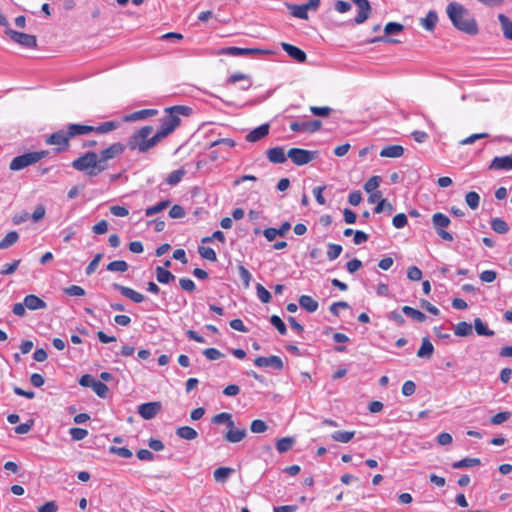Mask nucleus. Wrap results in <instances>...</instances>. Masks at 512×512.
<instances>
[{
    "mask_svg": "<svg viewBox=\"0 0 512 512\" xmlns=\"http://www.w3.org/2000/svg\"><path fill=\"white\" fill-rule=\"evenodd\" d=\"M446 13L453 26L459 31L469 35H476L478 33L476 20L462 4L458 2L449 3L446 7Z\"/></svg>",
    "mask_w": 512,
    "mask_h": 512,
    "instance_id": "nucleus-1",
    "label": "nucleus"
},
{
    "mask_svg": "<svg viewBox=\"0 0 512 512\" xmlns=\"http://www.w3.org/2000/svg\"><path fill=\"white\" fill-rule=\"evenodd\" d=\"M153 130L154 128L148 125L135 131L128 139V148L130 150H138L141 153H145L154 147L160 141L156 134L149 138Z\"/></svg>",
    "mask_w": 512,
    "mask_h": 512,
    "instance_id": "nucleus-2",
    "label": "nucleus"
},
{
    "mask_svg": "<svg viewBox=\"0 0 512 512\" xmlns=\"http://www.w3.org/2000/svg\"><path fill=\"white\" fill-rule=\"evenodd\" d=\"M72 167L80 172H86L89 177H95L103 172V167L98 163V153L86 152L72 161Z\"/></svg>",
    "mask_w": 512,
    "mask_h": 512,
    "instance_id": "nucleus-3",
    "label": "nucleus"
},
{
    "mask_svg": "<svg viewBox=\"0 0 512 512\" xmlns=\"http://www.w3.org/2000/svg\"><path fill=\"white\" fill-rule=\"evenodd\" d=\"M48 154H49L48 151L42 150V151L28 152V153L16 156L11 160V162L9 164V169L11 171L22 170L30 165L36 164L41 159L45 158Z\"/></svg>",
    "mask_w": 512,
    "mask_h": 512,
    "instance_id": "nucleus-4",
    "label": "nucleus"
},
{
    "mask_svg": "<svg viewBox=\"0 0 512 512\" xmlns=\"http://www.w3.org/2000/svg\"><path fill=\"white\" fill-rule=\"evenodd\" d=\"M450 223V218L443 213L437 212L432 215V224L433 228L435 229V232L442 240L448 242L454 240L453 235L446 230Z\"/></svg>",
    "mask_w": 512,
    "mask_h": 512,
    "instance_id": "nucleus-5",
    "label": "nucleus"
},
{
    "mask_svg": "<svg viewBox=\"0 0 512 512\" xmlns=\"http://www.w3.org/2000/svg\"><path fill=\"white\" fill-rule=\"evenodd\" d=\"M125 147L124 144L115 142L98 153V163L103 167V171L108 168L110 160L115 159L124 152Z\"/></svg>",
    "mask_w": 512,
    "mask_h": 512,
    "instance_id": "nucleus-6",
    "label": "nucleus"
},
{
    "mask_svg": "<svg viewBox=\"0 0 512 512\" xmlns=\"http://www.w3.org/2000/svg\"><path fill=\"white\" fill-rule=\"evenodd\" d=\"M287 156L295 165L302 166L314 160L317 157V151L291 148L288 150Z\"/></svg>",
    "mask_w": 512,
    "mask_h": 512,
    "instance_id": "nucleus-7",
    "label": "nucleus"
},
{
    "mask_svg": "<svg viewBox=\"0 0 512 512\" xmlns=\"http://www.w3.org/2000/svg\"><path fill=\"white\" fill-rule=\"evenodd\" d=\"M5 34L15 43L24 48H35L37 46L36 36L15 31L11 28L5 30Z\"/></svg>",
    "mask_w": 512,
    "mask_h": 512,
    "instance_id": "nucleus-8",
    "label": "nucleus"
},
{
    "mask_svg": "<svg viewBox=\"0 0 512 512\" xmlns=\"http://www.w3.org/2000/svg\"><path fill=\"white\" fill-rule=\"evenodd\" d=\"M180 124V118L175 113H168L161 120L160 129L157 131L156 136L161 141L163 138L172 133Z\"/></svg>",
    "mask_w": 512,
    "mask_h": 512,
    "instance_id": "nucleus-9",
    "label": "nucleus"
},
{
    "mask_svg": "<svg viewBox=\"0 0 512 512\" xmlns=\"http://www.w3.org/2000/svg\"><path fill=\"white\" fill-rule=\"evenodd\" d=\"M69 141L70 136H68L67 130L56 131L49 135L45 140L46 144L56 146L55 150L57 152H63L67 150L69 147Z\"/></svg>",
    "mask_w": 512,
    "mask_h": 512,
    "instance_id": "nucleus-10",
    "label": "nucleus"
},
{
    "mask_svg": "<svg viewBox=\"0 0 512 512\" xmlns=\"http://www.w3.org/2000/svg\"><path fill=\"white\" fill-rule=\"evenodd\" d=\"M321 125H322V123L320 120L292 122L290 124V129L293 132H297V133H299V132L314 133L321 128Z\"/></svg>",
    "mask_w": 512,
    "mask_h": 512,
    "instance_id": "nucleus-11",
    "label": "nucleus"
},
{
    "mask_svg": "<svg viewBox=\"0 0 512 512\" xmlns=\"http://www.w3.org/2000/svg\"><path fill=\"white\" fill-rule=\"evenodd\" d=\"M160 410V402H147L138 406V413L145 420L153 419Z\"/></svg>",
    "mask_w": 512,
    "mask_h": 512,
    "instance_id": "nucleus-12",
    "label": "nucleus"
},
{
    "mask_svg": "<svg viewBox=\"0 0 512 512\" xmlns=\"http://www.w3.org/2000/svg\"><path fill=\"white\" fill-rule=\"evenodd\" d=\"M283 361L279 356L271 355L268 357L258 356V367L269 368L273 371H281L283 369Z\"/></svg>",
    "mask_w": 512,
    "mask_h": 512,
    "instance_id": "nucleus-13",
    "label": "nucleus"
},
{
    "mask_svg": "<svg viewBox=\"0 0 512 512\" xmlns=\"http://www.w3.org/2000/svg\"><path fill=\"white\" fill-rule=\"evenodd\" d=\"M358 9L357 16L355 17L354 21L356 24H362L364 23L371 12V5L368 0H351Z\"/></svg>",
    "mask_w": 512,
    "mask_h": 512,
    "instance_id": "nucleus-14",
    "label": "nucleus"
},
{
    "mask_svg": "<svg viewBox=\"0 0 512 512\" xmlns=\"http://www.w3.org/2000/svg\"><path fill=\"white\" fill-rule=\"evenodd\" d=\"M490 170L509 171L512 169V154L494 157L489 165Z\"/></svg>",
    "mask_w": 512,
    "mask_h": 512,
    "instance_id": "nucleus-15",
    "label": "nucleus"
},
{
    "mask_svg": "<svg viewBox=\"0 0 512 512\" xmlns=\"http://www.w3.org/2000/svg\"><path fill=\"white\" fill-rule=\"evenodd\" d=\"M281 47L296 62L304 63L306 61L307 55L302 49L286 42H282Z\"/></svg>",
    "mask_w": 512,
    "mask_h": 512,
    "instance_id": "nucleus-16",
    "label": "nucleus"
},
{
    "mask_svg": "<svg viewBox=\"0 0 512 512\" xmlns=\"http://www.w3.org/2000/svg\"><path fill=\"white\" fill-rule=\"evenodd\" d=\"M113 288L116 289L117 291H119L121 293V295H123L126 298H129L130 300H132L135 303H141L144 300V295L133 290L130 287H126V286L114 283Z\"/></svg>",
    "mask_w": 512,
    "mask_h": 512,
    "instance_id": "nucleus-17",
    "label": "nucleus"
},
{
    "mask_svg": "<svg viewBox=\"0 0 512 512\" xmlns=\"http://www.w3.org/2000/svg\"><path fill=\"white\" fill-rule=\"evenodd\" d=\"M70 139L79 135H86L94 131L93 126L83 124H69L67 126Z\"/></svg>",
    "mask_w": 512,
    "mask_h": 512,
    "instance_id": "nucleus-18",
    "label": "nucleus"
},
{
    "mask_svg": "<svg viewBox=\"0 0 512 512\" xmlns=\"http://www.w3.org/2000/svg\"><path fill=\"white\" fill-rule=\"evenodd\" d=\"M220 54L230 55V56H246L251 54H256V48H240L235 46H229L222 48Z\"/></svg>",
    "mask_w": 512,
    "mask_h": 512,
    "instance_id": "nucleus-19",
    "label": "nucleus"
},
{
    "mask_svg": "<svg viewBox=\"0 0 512 512\" xmlns=\"http://www.w3.org/2000/svg\"><path fill=\"white\" fill-rule=\"evenodd\" d=\"M287 154L282 147H274L267 151V158L274 164H282L287 159Z\"/></svg>",
    "mask_w": 512,
    "mask_h": 512,
    "instance_id": "nucleus-20",
    "label": "nucleus"
},
{
    "mask_svg": "<svg viewBox=\"0 0 512 512\" xmlns=\"http://www.w3.org/2000/svg\"><path fill=\"white\" fill-rule=\"evenodd\" d=\"M24 305L29 310H39V309H45L47 307V304L45 301H43L41 298H39L36 295L30 294L27 295L24 298Z\"/></svg>",
    "mask_w": 512,
    "mask_h": 512,
    "instance_id": "nucleus-21",
    "label": "nucleus"
},
{
    "mask_svg": "<svg viewBox=\"0 0 512 512\" xmlns=\"http://www.w3.org/2000/svg\"><path fill=\"white\" fill-rule=\"evenodd\" d=\"M404 153V148L401 145H388L380 151L381 157L398 158Z\"/></svg>",
    "mask_w": 512,
    "mask_h": 512,
    "instance_id": "nucleus-22",
    "label": "nucleus"
},
{
    "mask_svg": "<svg viewBox=\"0 0 512 512\" xmlns=\"http://www.w3.org/2000/svg\"><path fill=\"white\" fill-rule=\"evenodd\" d=\"M286 7L288 8L290 14L293 17L303 19V20L308 19L307 6H305L304 4L297 5V4L286 3Z\"/></svg>",
    "mask_w": 512,
    "mask_h": 512,
    "instance_id": "nucleus-23",
    "label": "nucleus"
},
{
    "mask_svg": "<svg viewBox=\"0 0 512 512\" xmlns=\"http://www.w3.org/2000/svg\"><path fill=\"white\" fill-rule=\"evenodd\" d=\"M157 114L156 109H143L139 111H135L129 115H126L124 117V121L130 122V121H137L141 119H145L147 117H151Z\"/></svg>",
    "mask_w": 512,
    "mask_h": 512,
    "instance_id": "nucleus-24",
    "label": "nucleus"
},
{
    "mask_svg": "<svg viewBox=\"0 0 512 512\" xmlns=\"http://www.w3.org/2000/svg\"><path fill=\"white\" fill-rule=\"evenodd\" d=\"M434 353V346L428 338H423L420 348L417 351L419 358H431Z\"/></svg>",
    "mask_w": 512,
    "mask_h": 512,
    "instance_id": "nucleus-25",
    "label": "nucleus"
},
{
    "mask_svg": "<svg viewBox=\"0 0 512 512\" xmlns=\"http://www.w3.org/2000/svg\"><path fill=\"white\" fill-rule=\"evenodd\" d=\"M438 22L436 11L430 10L424 18L421 19L422 27L427 31H432Z\"/></svg>",
    "mask_w": 512,
    "mask_h": 512,
    "instance_id": "nucleus-26",
    "label": "nucleus"
},
{
    "mask_svg": "<svg viewBox=\"0 0 512 512\" xmlns=\"http://www.w3.org/2000/svg\"><path fill=\"white\" fill-rule=\"evenodd\" d=\"M299 305L309 313L315 312L319 306L318 302L308 295L300 296Z\"/></svg>",
    "mask_w": 512,
    "mask_h": 512,
    "instance_id": "nucleus-27",
    "label": "nucleus"
},
{
    "mask_svg": "<svg viewBox=\"0 0 512 512\" xmlns=\"http://www.w3.org/2000/svg\"><path fill=\"white\" fill-rule=\"evenodd\" d=\"M246 436L245 429H237L233 426V428H228V431L225 435V439L231 443L240 442Z\"/></svg>",
    "mask_w": 512,
    "mask_h": 512,
    "instance_id": "nucleus-28",
    "label": "nucleus"
},
{
    "mask_svg": "<svg viewBox=\"0 0 512 512\" xmlns=\"http://www.w3.org/2000/svg\"><path fill=\"white\" fill-rule=\"evenodd\" d=\"M156 278L161 284H168L175 279V275L164 267H156Z\"/></svg>",
    "mask_w": 512,
    "mask_h": 512,
    "instance_id": "nucleus-29",
    "label": "nucleus"
},
{
    "mask_svg": "<svg viewBox=\"0 0 512 512\" xmlns=\"http://www.w3.org/2000/svg\"><path fill=\"white\" fill-rule=\"evenodd\" d=\"M498 20L505 38L512 40V21L504 14H499Z\"/></svg>",
    "mask_w": 512,
    "mask_h": 512,
    "instance_id": "nucleus-30",
    "label": "nucleus"
},
{
    "mask_svg": "<svg viewBox=\"0 0 512 512\" xmlns=\"http://www.w3.org/2000/svg\"><path fill=\"white\" fill-rule=\"evenodd\" d=\"M176 435L185 440H194L197 438V431L189 426H182L176 429Z\"/></svg>",
    "mask_w": 512,
    "mask_h": 512,
    "instance_id": "nucleus-31",
    "label": "nucleus"
},
{
    "mask_svg": "<svg viewBox=\"0 0 512 512\" xmlns=\"http://www.w3.org/2000/svg\"><path fill=\"white\" fill-rule=\"evenodd\" d=\"M19 240V234L16 231H10L0 241V250L8 249L13 246Z\"/></svg>",
    "mask_w": 512,
    "mask_h": 512,
    "instance_id": "nucleus-32",
    "label": "nucleus"
},
{
    "mask_svg": "<svg viewBox=\"0 0 512 512\" xmlns=\"http://www.w3.org/2000/svg\"><path fill=\"white\" fill-rule=\"evenodd\" d=\"M402 312L417 322H423L426 320V315L423 312L410 306H403Z\"/></svg>",
    "mask_w": 512,
    "mask_h": 512,
    "instance_id": "nucleus-33",
    "label": "nucleus"
},
{
    "mask_svg": "<svg viewBox=\"0 0 512 512\" xmlns=\"http://www.w3.org/2000/svg\"><path fill=\"white\" fill-rule=\"evenodd\" d=\"M170 203L171 202L168 199L162 200V201L158 202L156 205L146 208L145 215L147 217H151L155 214H158V213L162 212L163 210H165L166 208H168Z\"/></svg>",
    "mask_w": 512,
    "mask_h": 512,
    "instance_id": "nucleus-34",
    "label": "nucleus"
},
{
    "mask_svg": "<svg viewBox=\"0 0 512 512\" xmlns=\"http://www.w3.org/2000/svg\"><path fill=\"white\" fill-rule=\"evenodd\" d=\"M474 328L476 333L480 336L491 337L494 335V331L489 329L480 318L474 319Z\"/></svg>",
    "mask_w": 512,
    "mask_h": 512,
    "instance_id": "nucleus-35",
    "label": "nucleus"
},
{
    "mask_svg": "<svg viewBox=\"0 0 512 512\" xmlns=\"http://www.w3.org/2000/svg\"><path fill=\"white\" fill-rule=\"evenodd\" d=\"M119 127V123L116 121H107L103 122L98 126H93L94 131L98 134H105L110 131H113Z\"/></svg>",
    "mask_w": 512,
    "mask_h": 512,
    "instance_id": "nucleus-36",
    "label": "nucleus"
},
{
    "mask_svg": "<svg viewBox=\"0 0 512 512\" xmlns=\"http://www.w3.org/2000/svg\"><path fill=\"white\" fill-rule=\"evenodd\" d=\"M355 435V431H335L331 437L334 441L340 443H348Z\"/></svg>",
    "mask_w": 512,
    "mask_h": 512,
    "instance_id": "nucleus-37",
    "label": "nucleus"
},
{
    "mask_svg": "<svg viewBox=\"0 0 512 512\" xmlns=\"http://www.w3.org/2000/svg\"><path fill=\"white\" fill-rule=\"evenodd\" d=\"M212 422L214 424H226L228 428H233V420L232 415L227 412H221L219 414H216L212 418Z\"/></svg>",
    "mask_w": 512,
    "mask_h": 512,
    "instance_id": "nucleus-38",
    "label": "nucleus"
},
{
    "mask_svg": "<svg viewBox=\"0 0 512 512\" xmlns=\"http://www.w3.org/2000/svg\"><path fill=\"white\" fill-rule=\"evenodd\" d=\"M295 443V439L293 437H284L277 441L276 448L279 453H285L289 451Z\"/></svg>",
    "mask_w": 512,
    "mask_h": 512,
    "instance_id": "nucleus-39",
    "label": "nucleus"
},
{
    "mask_svg": "<svg viewBox=\"0 0 512 512\" xmlns=\"http://www.w3.org/2000/svg\"><path fill=\"white\" fill-rule=\"evenodd\" d=\"M481 461L479 458H464L460 461L454 462L452 467L455 469L469 468L480 465Z\"/></svg>",
    "mask_w": 512,
    "mask_h": 512,
    "instance_id": "nucleus-40",
    "label": "nucleus"
},
{
    "mask_svg": "<svg viewBox=\"0 0 512 512\" xmlns=\"http://www.w3.org/2000/svg\"><path fill=\"white\" fill-rule=\"evenodd\" d=\"M234 472V469L229 467H219L215 469L213 476L217 482H225L227 478Z\"/></svg>",
    "mask_w": 512,
    "mask_h": 512,
    "instance_id": "nucleus-41",
    "label": "nucleus"
},
{
    "mask_svg": "<svg viewBox=\"0 0 512 512\" xmlns=\"http://www.w3.org/2000/svg\"><path fill=\"white\" fill-rule=\"evenodd\" d=\"M491 228L498 234H506L509 231L508 224L501 218H494L491 221Z\"/></svg>",
    "mask_w": 512,
    "mask_h": 512,
    "instance_id": "nucleus-42",
    "label": "nucleus"
},
{
    "mask_svg": "<svg viewBox=\"0 0 512 512\" xmlns=\"http://www.w3.org/2000/svg\"><path fill=\"white\" fill-rule=\"evenodd\" d=\"M456 336L466 337L472 334V325L468 322H459L454 330Z\"/></svg>",
    "mask_w": 512,
    "mask_h": 512,
    "instance_id": "nucleus-43",
    "label": "nucleus"
},
{
    "mask_svg": "<svg viewBox=\"0 0 512 512\" xmlns=\"http://www.w3.org/2000/svg\"><path fill=\"white\" fill-rule=\"evenodd\" d=\"M230 83H236V82H244V85H240L241 89L246 90L252 85V81L242 73H236L230 76L229 78Z\"/></svg>",
    "mask_w": 512,
    "mask_h": 512,
    "instance_id": "nucleus-44",
    "label": "nucleus"
},
{
    "mask_svg": "<svg viewBox=\"0 0 512 512\" xmlns=\"http://www.w3.org/2000/svg\"><path fill=\"white\" fill-rule=\"evenodd\" d=\"M192 108L185 105H175L169 108H166L167 113H175L177 117L179 115L189 116L192 113Z\"/></svg>",
    "mask_w": 512,
    "mask_h": 512,
    "instance_id": "nucleus-45",
    "label": "nucleus"
},
{
    "mask_svg": "<svg viewBox=\"0 0 512 512\" xmlns=\"http://www.w3.org/2000/svg\"><path fill=\"white\" fill-rule=\"evenodd\" d=\"M198 253L203 259L215 262L217 260V255L214 249L207 246H199Z\"/></svg>",
    "mask_w": 512,
    "mask_h": 512,
    "instance_id": "nucleus-46",
    "label": "nucleus"
},
{
    "mask_svg": "<svg viewBox=\"0 0 512 512\" xmlns=\"http://www.w3.org/2000/svg\"><path fill=\"white\" fill-rule=\"evenodd\" d=\"M465 201L472 210H475L479 207L480 196L477 192L470 191L465 195Z\"/></svg>",
    "mask_w": 512,
    "mask_h": 512,
    "instance_id": "nucleus-47",
    "label": "nucleus"
},
{
    "mask_svg": "<svg viewBox=\"0 0 512 512\" xmlns=\"http://www.w3.org/2000/svg\"><path fill=\"white\" fill-rule=\"evenodd\" d=\"M128 264L124 260H115L107 265V270L112 272H126L128 270Z\"/></svg>",
    "mask_w": 512,
    "mask_h": 512,
    "instance_id": "nucleus-48",
    "label": "nucleus"
},
{
    "mask_svg": "<svg viewBox=\"0 0 512 512\" xmlns=\"http://www.w3.org/2000/svg\"><path fill=\"white\" fill-rule=\"evenodd\" d=\"M327 248L328 249L326 255L330 261H333L336 258H338L343 250L341 245L333 243L328 244Z\"/></svg>",
    "mask_w": 512,
    "mask_h": 512,
    "instance_id": "nucleus-49",
    "label": "nucleus"
},
{
    "mask_svg": "<svg viewBox=\"0 0 512 512\" xmlns=\"http://www.w3.org/2000/svg\"><path fill=\"white\" fill-rule=\"evenodd\" d=\"M184 174L185 171L183 169L174 170L168 175L166 182L171 186L176 185L182 180Z\"/></svg>",
    "mask_w": 512,
    "mask_h": 512,
    "instance_id": "nucleus-50",
    "label": "nucleus"
},
{
    "mask_svg": "<svg viewBox=\"0 0 512 512\" xmlns=\"http://www.w3.org/2000/svg\"><path fill=\"white\" fill-rule=\"evenodd\" d=\"M238 279L243 283L245 288L249 287L251 273L242 265L238 266Z\"/></svg>",
    "mask_w": 512,
    "mask_h": 512,
    "instance_id": "nucleus-51",
    "label": "nucleus"
},
{
    "mask_svg": "<svg viewBox=\"0 0 512 512\" xmlns=\"http://www.w3.org/2000/svg\"><path fill=\"white\" fill-rule=\"evenodd\" d=\"M380 182H381V178L379 176H372L364 184V190L367 193H372L379 187Z\"/></svg>",
    "mask_w": 512,
    "mask_h": 512,
    "instance_id": "nucleus-52",
    "label": "nucleus"
},
{
    "mask_svg": "<svg viewBox=\"0 0 512 512\" xmlns=\"http://www.w3.org/2000/svg\"><path fill=\"white\" fill-rule=\"evenodd\" d=\"M270 323L277 329V331L281 335H286V333H287L286 325L279 316L272 315L270 318Z\"/></svg>",
    "mask_w": 512,
    "mask_h": 512,
    "instance_id": "nucleus-53",
    "label": "nucleus"
},
{
    "mask_svg": "<svg viewBox=\"0 0 512 512\" xmlns=\"http://www.w3.org/2000/svg\"><path fill=\"white\" fill-rule=\"evenodd\" d=\"M92 389L101 398H106L109 391L108 386L100 380L95 381Z\"/></svg>",
    "mask_w": 512,
    "mask_h": 512,
    "instance_id": "nucleus-54",
    "label": "nucleus"
},
{
    "mask_svg": "<svg viewBox=\"0 0 512 512\" xmlns=\"http://www.w3.org/2000/svg\"><path fill=\"white\" fill-rule=\"evenodd\" d=\"M69 434L73 440L80 441L87 437L88 431L83 428L73 427L70 428Z\"/></svg>",
    "mask_w": 512,
    "mask_h": 512,
    "instance_id": "nucleus-55",
    "label": "nucleus"
},
{
    "mask_svg": "<svg viewBox=\"0 0 512 512\" xmlns=\"http://www.w3.org/2000/svg\"><path fill=\"white\" fill-rule=\"evenodd\" d=\"M383 211H387L388 213H392L394 211L393 205L387 202L386 199H380L374 208V212L377 214L382 213Z\"/></svg>",
    "mask_w": 512,
    "mask_h": 512,
    "instance_id": "nucleus-56",
    "label": "nucleus"
},
{
    "mask_svg": "<svg viewBox=\"0 0 512 512\" xmlns=\"http://www.w3.org/2000/svg\"><path fill=\"white\" fill-rule=\"evenodd\" d=\"M109 452L112 453V454H116L118 455L119 457H122V458H131L132 457V451L129 450L128 448L126 447H116V446H110L109 447Z\"/></svg>",
    "mask_w": 512,
    "mask_h": 512,
    "instance_id": "nucleus-57",
    "label": "nucleus"
},
{
    "mask_svg": "<svg viewBox=\"0 0 512 512\" xmlns=\"http://www.w3.org/2000/svg\"><path fill=\"white\" fill-rule=\"evenodd\" d=\"M404 29V26L397 22H389L384 27V32L386 35L397 34Z\"/></svg>",
    "mask_w": 512,
    "mask_h": 512,
    "instance_id": "nucleus-58",
    "label": "nucleus"
},
{
    "mask_svg": "<svg viewBox=\"0 0 512 512\" xmlns=\"http://www.w3.org/2000/svg\"><path fill=\"white\" fill-rule=\"evenodd\" d=\"M20 262H21V260L17 259V260H14L11 263H7V264L3 265L2 269L0 270V274L1 275H11V274H13L17 270Z\"/></svg>",
    "mask_w": 512,
    "mask_h": 512,
    "instance_id": "nucleus-59",
    "label": "nucleus"
},
{
    "mask_svg": "<svg viewBox=\"0 0 512 512\" xmlns=\"http://www.w3.org/2000/svg\"><path fill=\"white\" fill-rule=\"evenodd\" d=\"M46 208L43 204H39L35 207L33 213L30 215V218L33 222H39L45 217Z\"/></svg>",
    "mask_w": 512,
    "mask_h": 512,
    "instance_id": "nucleus-60",
    "label": "nucleus"
},
{
    "mask_svg": "<svg viewBox=\"0 0 512 512\" xmlns=\"http://www.w3.org/2000/svg\"><path fill=\"white\" fill-rule=\"evenodd\" d=\"M510 417H511V412L503 411V412H499L496 415H494L490 421L493 425H500V424L504 423L505 421H507Z\"/></svg>",
    "mask_w": 512,
    "mask_h": 512,
    "instance_id": "nucleus-61",
    "label": "nucleus"
},
{
    "mask_svg": "<svg viewBox=\"0 0 512 512\" xmlns=\"http://www.w3.org/2000/svg\"><path fill=\"white\" fill-rule=\"evenodd\" d=\"M408 218L406 214L399 213L393 217L392 224L395 228L401 229L407 225Z\"/></svg>",
    "mask_w": 512,
    "mask_h": 512,
    "instance_id": "nucleus-62",
    "label": "nucleus"
},
{
    "mask_svg": "<svg viewBox=\"0 0 512 512\" xmlns=\"http://www.w3.org/2000/svg\"><path fill=\"white\" fill-rule=\"evenodd\" d=\"M102 257H103L102 253H98V254L95 255V257L90 261V263L86 267V271L85 272H86L87 275H91V274H93L96 271V269H97V267L99 265V262L102 259Z\"/></svg>",
    "mask_w": 512,
    "mask_h": 512,
    "instance_id": "nucleus-63",
    "label": "nucleus"
},
{
    "mask_svg": "<svg viewBox=\"0 0 512 512\" xmlns=\"http://www.w3.org/2000/svg\"><path fill=\"white\" fill-rule=\"evenodd\" d=\"M64 293L69 296H84L86 294L85 290L78 285H71L65 288Z\"/></svg>",
    "mask_w": 512,
    "mask_h": 512,
    "instance_id": "nucleus-64",
    "label": "nucleus"
}]
</instances>
